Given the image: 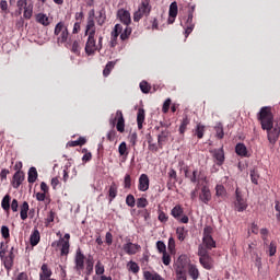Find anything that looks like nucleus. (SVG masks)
<instances>
[{
    "mask_svg": "<svg viewBox=\"0 0 280 280\" xmlns=\"http://www.w3.org/2000/svg\"><path fill=\"white\" fill-rule=\"evenodd\" d=\"M214 130L217 132L218 139H224V128L222 127V124H218L214 127Z\"/></svg>",
    "mask_w": 280,
    "mask_h": 280,
    "instance_id": "obj_44",
    "label": "nucleus"
},
{
    "mask_svg": "<svg viewBox=\"0 0 280 280\" xmlns=\"http://www.w3.org/2000/svg\"><path fill=\"white\" fill-rule=\"evenodd\" d=\"M212 154L213 159L217 161V165H222L224 163V149H214Z\"/></svg>",
    "mask_w": 280,
    "mask_h": 280,
    "instance_id": "obj_19",
    "label": "nucleus"
},
{
    "mask_svg": "<svg viewBox=\"0 0 280 280\" xmlns=\"http://www.w3.org/2000/svg\"><path fill=\"white\" fill-rule=\"evenodd\" d=\"M143 277L145 280H164L163 277H161V275L150 271H144Z\"/></svg>",
    "mask_w": 280,
    "mask_h": 280,
    "instance_id": "obj_30",
    "label": "nucleus"
},
{
    "mask_svg": "<svg viewBox=\"0 0 280 280\" xmlns=\"http://www.w3.org/2000/svg\"><path fill=\"white\" fill-rule=\"evenodd\" d=\"M84 261H85V275L91 277L93 275V268L95 267V259L92 255L85 257L82 254V249L78 248L74 256V270L78 275H82V270H84Z\"/></svg>",
    "mask_w": 280,
    "mask_h": 280,
    "instance_id": "obj_2",
    "label": "nucleus"
},
{
    "mask_svg": "<svg viewBox=\"0 0 280 280\" xmlns=\"http://www.w3.org/2000/svg\"><path fill=\"white\" fill-rule=\"evenodd\" d=\"M162 261L164 266H170V264H172V257L170 256V254H167V252L163 254Z\"/></svg>",
    "mask_w": 280,
    "mask_h": 280,
    "instance_id": "obj_54",
    "label": "nucleus"
},
{
    "mask_svg": "<svg viewBox=\"0 0 280 280\" xmlns=\"http://www.w3.org/2000/svg\"><path fill=\"white\" fill-rule=\"evenodd\" d=\"M95 272L96 275H104V265L100 260L95 265Z\"/></svg>",
    "mask_w": 280,
    "mask_h": 280,
    "instance_id": "obj_55",
    "label": "nucleus"
},
{
    "mask_svg": "<svg viewBox=\"0 0 280 280\" xmlns=\"http://www.w3.org/2000/svg\"><path fill=\"white\" fill-rule=\"evenodd\" d=\"M171 104H172V100L171 98H167L164 102L163 107H162L163 113H167L170 110Z\"/></svg>",
    "mask_w": 280,
    "mask_h": 280,
    "instance_id": "obj_61",
    "label": "nucleus"
},
{
    "mask_svg": "<svg viewBox=\"0 0 280 280\" xmlns=\"http://www.w3.org/2000/svg\"><path fill=\"white\" fill-rule=\"evenodd\" d=\"M184 213L183 211V207L180 206H175L172 211H171V215H173V218H175V220H179V222H182V224H187L189 222V217L184 215L182 217Z\"/></svg>",
    "mask_w": 280,
    "mask_h": 280,
    "instance_id": "obj_8",
    "label": "nucleus"
},
{
    "mask_svg": "<svg viewBox=\"0 0 280 280\" xmlns=\"http://www.w3.org/2000/svg\"><path fill=\"white\" fill-rule=\"evenodd\" d=\"M49 277H51V269H49V267L46 264H44L42 266V272L39 273V279L47 280L49 279Z\"/></svg>",
    "mask_w": 280,
    "mask_h": 280,
    "instance_id": "obj_24",
    "label": "nucleus"
},
{
    "mask_svg": "<svg viewBox=\"0 0 280 280\" xmlns=\"http://www.w3.org/2000/svg\"><path fill=\"white\" fill-rule=\"evenodd\" d=\"M188 273L192 280H198V277H200V271L198 270V267H196V265L189 266Z\"/></svg>",
    "mask_w": 280,
    "mask_h": 280,
    "instance_id": "obj_26",
    "label": "nucleus"
},
{
    "mask_svg": "<svg viewBox=\"0 0 280 280\" xmlns=\"http://www.w3.org/2000/svg\"><path fill=\"white\" fill-rule=\"evenodd\" d=\"M55 36H58V43H67L69 38V28L65 25V22H59L55 26Z\"/></svg>",
    "mask_w": 280,
    "mask_h": 280,
    "instance_id": "obj_5",
    "label": "nucleus"
},
{
    "mask_svg": "<svg viewBox=\"0 0 280 280\" xmlns=\"http://www.w3.org/2000/svg\"><path fill=\"white\" fill-rule=\"evenodd\" d=\"M268 253L270 257H273V255H277V243L271 242L268 247Z\"/></svg>",
    "mask_w": 280,
    "mask_h": 280,
    "instance_id": "obj_50",
    "label": "nucleus"
},
{
    "mask_svg": "<svg viewBox=\"0 0 280 280\" xmlns=\"http://www.w3.org/2000/svg\"><path fill=\"white\" fill-rule=\"evenodd\" d=\"M137 207H138V209H145V207H148V199L139 198L137 200Z\"/></svg>",
    "mask_w": 280,
    "mask_h": 280,
    "instance_id": "obj_51",
    "label": "nucleus"
},
{
    "mask_svg": "<svg viewBox=\"0 0 280 280\" xmlns=\"http://www.w3.org/2000/svg\"><path fill=\"white\" fill-rule=\"evenodd\" d=\"M198 256H199V258L209 256V248H207V246L200 244L198 246Z\"/></svg>",
    "mask_w": 280,
    "mask_h": 280,
    "instance_id": "obj_38",
    "label": "nucleus"
},
{
    "mask_svg": "<svg viewBox=\"0 0 280 280\" xmlns=\"http://www.w3.org/2000/svg\"><path fill=\"white\" fill-rule=\"evenodd\" d=\"M1 235L4 237V240H8L10 237V229L7 225L1 226Z\"/></svg>",
    "mask_w": 280,
    "mask_h": 280,
    "instance_id": "obj_57",
    "label": "nucleus"
},
{
    "mask_svg": "<svg viewBox=\"0 0 280 280\" xmlns=\"http://www.w3.org/2000/svg\"><path fill=\"white\" fill-rule=\"evenodd\" d=\"M51 246L52 248H58V246H61V255H67L69 253V241H65V238L52 242Z\"/></svg>",
    "mask_w": 280,
    "mask_h": 280,
    "instance_id": "obj_11",
    "label": "nucleus"
},
{
    "mask_svg": "<svg viewBox=\"0 0 280 280\" xmlns=\"http://www.w3.org/2000/svg\"><path fill=\"white\" fill-rule=\"evenodd\" d=\"M129 270L137 275L139 272V265L135 261L129 262Z\"/></svg>",
    "mask_w": 280,
    "mask_h": 280,
    "instance_id": "obj_58",
    "label": "nucleus"
},
{
    "mask_svg": "<svg viewBox=\"0 0 280 280\" xmlns=\"http://www.w3.org/2000/svg\"><path fill=\"white\" fill-rule=\"evenodd\" d=\"M82 48L80 47V42L74 40L73 44H72V48H71L72 54H75L77 56H80V50Z\"/></svg>",
    "mask_w": 280,
    "mask_h": 280,
    "instance_id": "obj_49",
    "label": "nucleus"
},
{
    "mask_svg": "<svg viewBox=\"0 0 280 280\" xmlns=\"http://www.w3.org/2000/svg\"><path fill=\"white\" fill-rule=\"evenodd\" d=\"M156 248H158L159 253H162V255L167 253V246L165 245V243L163 241L156 242Z\"/></svg>",
    "mask_w": 280,
    "mask_h": 280,
    "instance_id": "obj_47",
    "label": "nucleus"
},
{
    "mask_svg": "<svg viewBox=\"0 0 280 280\" xmlns=\"http://www.w3.org/2000/svg\"><path fill=\"white\" fill-rule=\"evenodd\" d=\"M27 0H18L16 7H18V13L23 14V10L27 8Z\"/></svg>",
    "mask_w": 280,
    "mask_h": 280,
    "instance_id": "obj_40",
    "label": "nucleus"
},
{
    "mask_svg": "<svg viewBox=\"0 0 280 280\" xmlns=\"http://www.w3.org/2000/svg\"><path fill=\"white\" fill-rule=\"evenodd\" d=\"M139 191H148L150 189V177L145 174H141L138 184Z\"/></svg>",
    "mask_w": 280,
    "mask_h": 280,
    "instance_id": "obj_12",
    "label": "nucleus"
},
{
    "mask_svg": "<svg viewBox=\"0 0 280 280\" xmlns=\"http://www.w3.org/2000/svg\"><path fill=\"white\" fill-rule=\"evenodd\" d=\"M124 32V26L121 24H116L114 30L112 31V47H115L117 45V38L119 37V34Z\"/></svg>",
    "mask_w": 280,
    "mask_h": 280,
    "instance_id": "obj_16",
    "label": "nucleus"
},
{
    "mask_svg": "<svg viewBox=\"0 0 280 280\" xmlns=\"http://www.w3.org/2000/svg\"><path fill=\"white\" fill-rule=\"evenodd\" d=\"M28 211H30V203H27V201H24L21 206V211H20L21 220H27Z\"/></svg>",
    "mask_w": 280,
    "mask_h": 280,
    "instance_id": "obj_29",
    "label": "nucleus"
},
{
    "mask_svg": "<svg viewBox=\"0 0 280 280\" xmlns=\"http://www.w3.org/2000/svg\"><path fill=\"white\" fill-rule=\"evenodd\" d=\"M176 234L179 242H185V238L187 237V231H185V228H177Z\"/></svg>",
    "mask_w": 280,
    "mask_h": 280,
    "instance_id": "obj_39",
    "label": "nucleus"
},
{
    "mask_svg": "<svg viewBox=\"0 0 280 280\" xmlns=\"http://www.w3.org/2000/svg\"><path fill=\"white\" fill-rule=\"evenodd\" d=\"M95 21H96L97 25H100V26L104 25V23H106V11L101 10L98 12V15L95 18Z\"/></svg>",
    "mask_w": 280,
    "mask_h": 280,
    "instance_id": "obj_35",
    "label": "nucleus"
},
{
    "mask_svg": "<svg viewBox=\"0 0 280 280\" xmlns=\"http://www.w3.org/2000/svg\"><path fill=\"white\" fill-rule=\"evenodd\" d=\"M105 242L108 246H110V244H113V234L110 232H107L105 235Z\"/></svg>",
    "mask_w": 280,
    "mask_h": 280,
    "instance_id": "obj_63",
    "label": "nucleus"
},
{
    "mask_svg": "<svg viewBox=\"0 0 280 280\" xmlns=\"http://www.w3.org/2000/svg\"><path fill=\"white\" fill-rule=\"evenodd\" d=\"M31 246H37L38 242H40V232L38 230H34L31 234Z\"/></svg>",
    "mask_w": 280,
    "mask_h": 280,
    "instance_id": "obj_28",
    "label": "nucleus"
},
{
    "mask_svg": "<svg viewBox=\"0 0 280 280\" xmlns=\"http://www.w3.org/2000/svg\"><path fill=\"white\" fill-rule=\"evenodd\" d=\"M249 176L254 185H259V173H257V171L252 170Z\"/></svg>",
    "mask_w": 280,
    "mask_h": 280,
    "instance_id": "obj_42",
    "label": "nucleus"
},
{
    "mask_svg": "<svg viewBox=\"0 0 280 280\" xmlns=\"http://www.w3.org/2000/svg\"><path fill=\"white\" fill-rule=\"evenodd\" d=\"M10 195H5L1 201V207L4 211H10Z\"/></svg>",
    "mask_w": 280,
    "mask_h": 280,
    "instance_id": "obj_37",
    "label": "nucleus"
},
{
    "mask_svg": "<svg viewBox=\"0 0 280 280\" xmlns=\"http://www.w3.org/2000/svg\"><path fill=\"white\" fill-rule=\"evenodd\" d=\"M96 51H101V46L95 42V37H88L85 44V54L88 56H93Z\"/></svg>",
    "mask_w": 280,
    "mask_h": 280,
    "instance_id": "obj_7",
    "label": "nucleus"
},
{
    "mask_svg": "<svg viewBox=\"0 0 280 280\" xmlns=\"http://www.w3.org/2000/svg\"><path fill=\"white\" fill-rule=\"evenodd\" d=\"M0 258L1 261H3L4 268H7V270H10L14 264V247H11L8 256H5V249L3 248V243H1Z\"/></svg>",
    "mask_w": 280,
    "mask_h": 280,
    "instance_id": "obj_4",
    "label": "nucleus"
},
{
    "mask_svg": "<svg viewBox=\"0 0 280 280\" xmlns=\"http://www.w3.org/2000/svg\"><path fill=\"white\" fill-rule=\"evenodd\" d=\"M117 16L124 25H129L130 23H132V19L130 18V12L128 10L119 9L117 12Z\"/></svg>",
    "mask_w": 280,
    "mask_h": 280,
    "instance_id": "obj_10",
    "label": "nucleus"
},
{
    "mask_svg": "<svg viewBox=\"0 0 280 280\" xmlns=\"http://www.w3.org/2000/svg\"><path fill=\"white\" fill-rule=\"evenodd\" d=\"M23 180H25V173L21 171H16L13 175V187L14 189H19L21 185L23 184Z\"/></svg>",
    "mask_w": 280,
    "mask_h": 280,
    "instance_id": "obj_14",
    "label": "nucleus"
},
{
    "mask_svg": "<svg viewBox=\"0 0 280 280\" xmlns=\"http://www.w3.org/2000/svg\"><path fill=\"white\" fill-rule=\"evenodd\" d=\"M235 152L238 156H248V149H246V144L237 143L235 147Z\"/></svg>",
    "mask_w": 280,
    "mask_h": 280,
    "instance_id": "obj_25",
    "label": "nucleus"
},
{
    "mask_svg": "<svg viewBox=\"0 0 280 280\" xmlns=\"http://www.w3.org/2000/svg\"><path fill=\"white\" fill-rule=\"evenodd\" d=\"M262 130H267L268 141L270 143H277V139H279L280 128L279 125L272 127L275 122V117L272 116V112L270 107H261L259 112V117Z\"/></svg>",
    "mask_w": 280,
    "mask_h": 280,
    "instance_id": "obj_1",
    "label": "nucleus"
},
{
    "mask_svg": "<svg viewBox=\"0 0 280 280\" xmlns=\"http://www.w3.org/2000/svg\"><path fill=\"white\" fill-rule=\"evenodd\" d=\"M215 191L219 198H224V196H226V189L222 185H217Z\"/></svg>",
    "mask_w": 280,
    "mask_h": 280,
    "instance_id": "obj_46",
    "label": "nucleus"
},
{
    "mask_svg": "<svg viewBox=\"0 0 280 280\" xmlns=\"http://www.w3.org/2000/svg\"><path fill=\"white\" fill-rule=\"evenodd\" d=\"M168 23H174V19L178 16V3L176 1L172 2L168 10Z\"/></svg>",
    "mask_w": 280,
    "mask_h": 280,
    "instance_id": "obj_17",
    "label": "nucleus"
},
{
    "mask_svg": "<svg viewBox=\"0 0 280 280\" xmlns=\"http://www.w3.org/2000/svg\"><path fill=\"white\" fill-rule=\"evenodd\" d=\"M213 233V228L206 226L203 229V236L202 237H211V234Z\"/></svg>",
    "mask_w": 280,
    "mask_h": 280,
    "instance_id": "obj_60",
    "label": "nucleus"
},
{
    "mask_svg": "<svg viewBox=\"0 0 280 280\" xmlns=\"http://www.w3.org/2000/svg\"><path fill=\"white\" fill-rule=\"evenodd\" d=\"M36 21L37 23H39L40 25H44V27H47L51 22L49 21V16H47V14L45 13H38L36 15Z\"/></svg>",
    "mask_w": 280,
    "mask_h": 280,
    "instance_id": "obj_21",
    "label": "nucleus"
},
{
    "mask_svg": "<svg viewBox=\"0 0 280 280\" xmlns=\"http://www.w3.org/2000/svg\"><path fill=\"white\" fill-rule=\"evenodd\" d=\"M201 245L206 246L208 250H211L212 248H215V241L213 240V236L202 237Z\"/></svg>",
    "mask_w": 280,
    "mask_h": 280,
    "instance_id": "obj_22",
    "label": "nucleus"
},
{
    "mask_svg": "<svg viewBox=\"0 0 280 280\" xmlns=\"http://www.w3.org/2000/svg\"><path fill=\"white\" fill-rule=\"evenodd\" d=\"M124 32V26L121 24H116L114 30L112 31V47H115L117 45V38L119 37V34Z\"/></svg>",
    "mask_w": 280,
    "mask_h": 280,
    "instance_id": "obj_15",
    "label": "nucleus"
},
{
    "mask_svg": "<svg viewBox=\"0 0 280 280\" xmlns=\"http://www.w3.org/2000/svg\"><path fill=\"white\" fill-rule=\"evenodd\" d=\"M116 117H118V121L116 125V128L118 130V132H124V130H126V124L124 120V114L120 110L116 112Z\"/></svg>",
    "mask_w": 280,
    "mask_h": 280,
    "instance_id": "obj_20",
    "label": "nucleus"
},
{
    "mask_svg": "<svg viewBox=\"0 0 280 280\" xmlns=\"http://www.w3.org/2000/svg\"><path fill=\"white\" fill-rule=\"evenodd\" d=\"M141 246L139 244H133V243H127L122 246V249L127 255H137L139 253V249Z\"/></svg>",
    "mask_w": 280,
    "mask_h": 280,
    "instance_id": "obj_13",
    "label": "nucleus"
},
{
    "mask_svg": "<svg viewBox=\"0 0 280 280\" xmlns=\"http://www.w3.org/2000/svg\"><path fill=\"white\" fill-rule=\"evenodd\" d=\"M167 137H170V131L167 129L162 130L161 133L158 136L159 145H163V143L167 141Z\"/></svg>",
    "mask_w": 280,
    "mask_h": 280,
    "instance_id": "obj_32",
    "label": "nucleus"
},
{
    "mask_svg": "<svg viewBox=\"0 0 280 280\" xmlns=\"http://www.w3.org/2000/svg\"><path fill=\"white\" fill-rule=\"evenodd\" d=\"M11 209L13 212H16L19 211V200L16 199H13L12 202H11Z\"/></svg>",
    "mask_w": 280,
    "mask_h": 280,
    "instance_id": "obj_64",
    "label": "nucleus"
},
{
    "mask_svg": "<svg viewBox=\"0 0 280 280\" xmlns=\"http://www.w3.org/2000/svg\"><path fill=\"white\" fill-rule=\"evenodd\" d=\"M33 14H34V4L30 3L27 7H25L23 16H24V19L30 21V19H32Z\"/></svg>",
    "mask_w": 280,
    "mask_h": 280,
    "instance_id": "obj_33",
    "label": "nucleus"
},
{
    "mask_svg": "<svg viewBox=\"0 0 280 280\" xmlns=\"http://www.w3.org/2000/svg\"><path fill=\"white\" fill-rule=\"evenodd\" d=\"M167 214H165V212H163V211H160L159 212V217H158V220L160 221V222H167Z\"/></svg>",
    "mask_w": 280,
    "mask_h": 280,
    "instance_id": "obj_62",
    "label": "nucleus"
},
{
    "mask_svg": "<svg viewBox=\"0 0 280 280\" xmlns=\"http://www.w3.org/2000/svg\"><path fill=\"white\" fill-rule=\"evenodd\" d=\"M143 121H145V110L140 108L138 109V114H137V124H138L139 130L143 128Z\"/></svg>",
    "mask_w": 280,
    "mask_h": 280,
    "instance_id": "obj_23",
    "label": "nucleus"
},
{
    "mask_svg": "<svg viewBox=\"0 0 280 280\" xmlns=\"http://www.w3.org/2000/svg\"><path fill=\"white\" fill-rule=\"evenodd\" d=\"M108 196H109V202H113V200L117 198V184L112 183V185L109 186Z\"/></svg>",
    "mask_w": 280,
    "mask_h": 280,
    "instance_id": "obj_34",
    "label": "nucleus"
},
{
    "mask_svg": "<svg viewBox=\"0 0 280 280\" xmlns=\"http://www.w3.org/2000/svg\"><path fill=\"white\" fill-rule=\"evenodd\" d=\"M113 69H115V62L114 61L107 62L105 69L103 70V75L105 78H108V75H110V71H113Z\"/></svg>",
    "mask_w": 280,
    "mask_h": 280,
    "instance_id": "obj_36",
    "label": "nucleus"
},
{
    "mask_svg": "<svg viewBox=\"0 0 280 280\" xmlns=\"http://www.w3.org/2000/svg\"><path fill=\"white\" fill-rule=\"evenodd\" d=\"M200 176V173L196 170L191 174H189V171H185V177L189 178L190 183H198V177Z\"/></svg>",
    "mask_w": 280,
    "mask_h": 280,
    "instance_id": "obj_27",
    "label": "nucleus"
},
{
    "mask_svg": "<svg viewBox=\"0 0 280 280\" xmlns=\"http://www.w3.org/2000/svg\"><path fill=\"white\" fill-rule=\"evenodd\" d=\"M150 89H152L147 81L140 82V90L142 93H150Z\"/></svg>",
    "mask_w": 280,
    "mask_h": 280,
    "instance_id": "obj_53",
    "label": "nucleus"
},
{
    "mask_svg": "<svg viewBox=\"0 0 280 280\" xmlns=\"http://www.w3.org/2000/svg\"><path fill=\"white\" fill-rule=\"evenodd\" d=\"M118 152L120 156H128V147L126 142H121L118 147Z\"/></svg>",
    "mask_w": 280,
    "mask_h": 280,
    "instance_id": "obj_43",
    "label": "nucleus"
},
{
    "mask_svg": "<svg viewBox=\"0 0 280 280\" xmlns=\"http://www.w3.org/2000/svg\"><path fill=\"white\" fill-rule=\"evenodd\" d=\"M93 27H95V20L88 19L85 34H89V30H93Z\"/></svg>",
    "mask_w": 280,
    "mask_h": 280,
    "instance_id": "obj_56",
    "label": "nucleus"
},
{
    "mask_svg": "<svg viewBox=\"0 0 280 280\" xmlns=\"http://www.w3.org/2000/svg\"><path fill=\"white\" fill-rule=\"evenodd\" d=\"M235 194H236V200L234 202V207L236 211L242 213V211H246V209H248V203H246V199L242 197V191H240V188H236Z\"/></svg>",
    "mask_w": 280,
    "mask_h": 280,
    "instance_id": "obj_6",
    "label": "nucleus"
},
{
    "mask_svg": "<svg viewBox=\"0 0 280 280\" xmlns=\"http://www.w3.org/2000/svg\"><path fill=\"white\" fill-rule=\"evenodd\" d=\"M38 178V172L36 171V167L32 166L30 170H28V183H36Z\"/></svg>",
    "mask_w": 280,
    "mask_h": 280,
    "instance_id": "obj_31",
    "label": "nucleus"
},
{
    "mask_svg": "<svg viewBox=\"0 0 280 280\" xmlns=\"http://www.w3.org/2000/svg\"><path fill=\"white\" fill-rule=\"evenodd\" d=\"M195 135L198 139H202L205 137V126L198 124L195 129Z\"/></svg>",
    "mask_w": 280,
    "mask_h": 280,
    "instance_id": "obj_41",
    "label": "nucleus"
},
{
    "mask_svg": "<svg viewBox=\"0 0 280 280\" xmlns=\"http://www.w3.org/2000/svg\"><path fill=\"white\" fill-rule=\"evenodd\" d=\"M132 34V28L130 26L126 25L124 32L120 34V38L122 40H127V38Z\"/></svg>",
    "mask_w": 280,
    "mask_h": 280,
    "instance_id": "obj_45",
    "label": "nucleus"
},
{
    "mask_svg": "<svg viewBox=\"0 0 280 280\" xmlns=\"http://www.w3.org/2000/svg\"><path fill=\"white\" fill-rule=\"evenodd\" d=\"M150 12H152V7L150 5V1H142L138 8V10L133 14V21L139 23L143 16H150Z\"/></svg>",
    "mask_w": 280,
    "mask_h": 280,
    "instance_id": "obj_3",
    "label": "nucleus"
},
{
    "mask_svg": "<svg viewBox=\"0 0 280 280\" xmlns=\"http://www.w3.org/2000/svg\"><path fill=\"white\" fill-rule=\"evenodd\" d=\"M199 262L206 270H211V268H213V258H211L210 255L199 258Z\"/></svg>",
    "mask_w": 280,
    "mask_h": 280,
    "instance_id": "obj_18",
    "label": "nucleus"
},
{
    "mask_svg": "<svg viewBox=\"0 0 280 280\" xmlns=\"http://www.w3.org/2000/svg\"><path fill=\"white\" fill-rule=\"evenodd\" d=\"M124 187H125V189H130V187H132V179H131L130 175H128V174L125 176Z\"/></svg>",
    "mask_w": 280,
    "mask_h": 280,
    "instance_id": "obj_52",
    "label": "nucleus"
},
{
    "mask_svg": "<svg viewBox=\"0 0 280 280\" xmlns=\"http://www.w3.org/2000/svg\"><path fill=\"white\" fill-rule=\"evenodd\" d=\"M199 200L203 205H209V202H211V189H209V186L201 187L199 192Z\"/></svg>",
    "mask_w": 280,
    "mask_h": 280,
    "instance_id": "obj_9",
    "label": "nucleus"
},
{
    "mask_svg": "<svg viewBox=\"0 0 280 280\" xmlns=\"http://www.w3.org/2000/svg\"><path fill=\"white\" fill-rule=\"evenodd\" d=\"M187 126H189V118L185 117L179 126V132L185 135V130H187Z\"/></svg>",
    "mask_w": 280,
    "mask_h": 280,
    "instance_id": "obj_48",
    "label": "nucleus"
},
{
    "mask_svg": "<svg viewBox=\"0 0 280 280\" xmlns=\"http://www.w3.org/2000/svg\"><path fill=\"white\" fill-rule=\"evenodd\" d=\"M135 203H136L135 196L128 195L127 198H126V205L128 207H135Z\"/></svg>",
    "mask_w": 280,
    "mask_h": 280,
    "instance_id": "obj_59",
    "label": "nucleus"
}]
</instances>
